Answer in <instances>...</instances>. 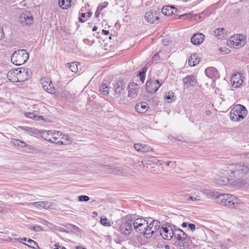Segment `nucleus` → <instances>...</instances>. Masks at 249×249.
Listing matches in <instances>:
<instances>
[{"label": "nucleus", "mask_w": 249, "mask_h": 249, "mask_svg": "<svg viewBox=\"0 0 249 249\" xmlns=\"http://www.w3.org/2000/svg\"><path fill=\"white\" fill-rule=\"evenodd\" d=\"M216 202L219 204L231 209L240 207L241 203L235 196L228 194H218L216 196Z\"/></svg>", "instance_id": "obj_1"}, {"label": "nucleus", "mask_w": 249, "mask_h": 249, "mask_svg": "<svg viewBox=\"0 0 249 249\" xmlns=\"http://www.w3.org/2000/svg\"><path fill=\"white\" fill-rule=\"evenodd\" d=\"M248 111L244 106L240 104L235 105L230 112V119L235 122H239L245 118Z\"/></svg>", "instance_id": "obj_2"}, {"label": "nucleus", "mask_w": 249, "mask_h": 249, "mask_svg": "<svg viewBox=\"0 0 249 249\" xmlns=\"http://www.w3.org/2000/svg\"><path fill=\"white\" fill-rule=\"evenodd\" d=\"M234 170L231 171L236 178L249 180V165L239 163L234 165Z\"/></svg>", "instance_id": "obj_3"}, {"label": "nucleus", "mask_w": 249, "mask_h": 249, "mask_svg": "<svg viewBox=\"0 0 249 249\" xmlns=\"http://www.w3.org/2000/svg\"><path fill=\"white\" fill-rule=\"evenodd\" d=\"M29 54L25 50L15 51L11 55V61L16 65L24 64L29 59Z\"/></svg>", "instance_id": "obj_4"}, {"label": "nucleus", "mask_w": 249, "mask_h": 249, "mask_svg": "<svg viewBox=\"0 0 249 249\" xmlns=\"http://www.w3.org/2000/svg\"><path fill=\"white\" fill-rule=\"evenodd\" d=\"M133 227L136 231L146 237V233L149 227L148 222L143 218H137L133 222Z\"/></svg>", "instance_id": "obj_5"}, {"label": "nucleus", "mask_w": 249, "mask_h": 249, "mask_svg": "<svg viewBox=\"0 0 249 249\" xmlns=\"http://www.w3.org/2000/svg\"><path fill=\"white\" fill-rule=\"evenodd\" d=\"M40 134L47 141L56 143L57 140L62 135V132L56 130H43Z\"/></svg>", "instance_id": "obj_6"}, {"label": "nucleus", "mask_w": 249, "mask_h": 249, "mask_svg": "<svg viewBox=\"0 0 249 249\" xmlns=\"http://www.w3.org/2000/svg\"><path fill=\"white\" fill-rule=\"evenodd\" d=\"M245 37L243 35H234L230 37L227 44L230 47L238 48L245 44Z\"/></svg>", "instance_id": "obj_7"}, {"label": "nucleus", "mask_w": 249, "mask_h": 249, "mask_svg": "<svg viewBox=\"0 0 249 249\" xmlns=\"http://www.w3.org/2000/svg\"><path fill=\"white\" fill-rule=\"evenodd\" d=\"M175 238L178 241L181 242L180 245V249H186L187 248L186 245V240H189L190 238H188V235L181 229H175L174 230V236Z\"/></svg>", "instance_id": "obj_8"}, {"label": "nucleus", "mask_w": 249, "mask_h": 249, "mask_svg": "<svg viewBox=\"0 0 249 249\" xmlns=\"http://www.w3.org/2000/svg\"><path fill=\"white\" fill-rule=\"evenodd\" d=\"M161 85L162 83H160L159 80L149 79L146 83V89L148 92L155 93Z\"/></svg>", "instance_id": "obj_9"}, {"label": "nucleus", "mask_w": 249, "mask_h": 249, "mask_svg": "<svg viewBox=\"0 0 249 249\" xmlns=\"http://www.w3.org/2000/svg\"><path fill=\"white\" fill-rule=\"evenodd\" d=\"M19 21L23 26L30 25L33 23L34 18L30 12L26 11L21 14Z\"/></svg>", "instance_id": "obj_10"}, {"label": "nucleus", "mask_w": 249, "mask_h": 249, "mask_svg": "<svg viewBox=\"0 0 249 249\" xmlns=\"http://www.w3.org/2000/svg\"><path fill=\"white\" fill-rule=\"evenodd\" d=\"M31 73L30 69L27 68H18V75H17V82H23L27 80Z\"/></svg>", "instance_id": "obj_11"}, {"label": "nucleus", "mask_w": 249, "mask_h": 249, "mask_svg": "<svg viewBox=\"0 0 249 249\" xmlns=\"http://www.w3.org/2000/svg\"><path fill=\"white\" fill-rule=\"evenodd\" d=\"M40 82L44 89L47 92L52 94L54 92L55 89L52 80L49 78H42L41 79Z\"/></svg>", "instance_id": "obj_12"}, {"label": "nucleus", "mask_w": 249, "mask_h": 249, "mask_svg": "<svg viewBox=\"0 0 249 249\" xmlns=\"http://www.w3.org/2000/svg\"><path fill=\"white\" fill-rule=\"evenodd\" d=\"M160 231L161 236L164 239L170 240L172 239L174 236V230L170 226H162L160 229Z\"/></svg>", "instance_id": "obj_13"}, {"label": "nucleus", "mask_w": 249, "mask_h": 249, "mask_svg": "<svg viewBox=\"0 0 249 249\" xmlns=\"http://www.w3.org/2000/svg\"><path fill=\"white\" fill-rule=\"evenodd\" d=\"M148 230H147V233H146V238H150L154 233L157 231L159 229L160 224V223L156 220L152 221L149 224Z\"/></svg>", "instance_id": "obj_14"}, {"label": "nucleus", "mask_w": 249, "mask_h": 249, "mask_svg": "<svg viewBox=\"0 0 249 249\" xmlns=\"http://www.w3.org/2000/svg\"><path fill=\"white\" fill-rule=\"evenodd\" d=\"M127 89L128 96L131 98H135L138 95L140 87L137 84L132 82L129 84Z\"/></svg>", "instance_id": "obj_15"}, {"label": "nucleus", "mask_w": 249, "mask_h": 249, "mask_svg": "<svg viewBox=\"0 0 249 249\" xmlns=\"http://www.w3.org/2000/svg\"><path fill=\"white\" fill-rule=\"evenodd\" d=\"M27 205L29 207L34 206L36 208H43L45 209H53L54 207L53 204L47 201H38L34 203H29L27 204Z\"/></svg>", "instance_id": "obj_16"}, {"label": "nucleus", "mask_w": 249, "mask_h": 249, "mask_svg": "<svg viewBox=\"0 0 249 249\" xmlns=\"http://www.w3.org/2000/svg\"><path fill=\"white\" fill-rule=\"evenodd\" d=\"M132 224L133 222L131 220H128L126 221L120 226V232L125 235H130L132 231Z\"/></svg>", "instance_id": "obj_17"}, {"label": "nucleus", "mask_w": 249, "mask_h": 249, "mask_svg": "<svg viewBox=\"0 0 249 249\" xmlns=\"http://www.w3.org/2000/svg\"><path fill=\"white\" fill-rule=\"evenodd\" d=\"M142 163L143 166L146 165L147 168L150 167L152 168L154 167V165H161L162 164L160 160H158L155 157H149L147 158H145L143 160V161H142Z\"/></svg>", "instance_id": "obj_18"}, {"label": "nucleus", "mask_w": 249, "mask_h": 249, "mask_svg": "<svg viewBox=\"0 0 249 249\" xmlns=\"http://www.w3.org/2000/svg\"><path fill=\"white\" fill-rule=\"evenodd\" d=\"M243 77L240 73L233 74L231 79L232 87L234 88H239L243 83Z\"/></svg>", "instance_id": "obj_19"}, {"label": "nucleus", "mask_w": 249, "mask_h": 249, "mask_svg": "<svg viewBox=\"0 0 249 249\" xmlns=\"http://www.w3.org/2000/svg\"><path fill=\"white\" fill-rule=\"evenodd\" d=\"M105 168L108 170V173L118 175L127 176V172L126 169L120 167H116L114 168H110L109 166H106Z\"/></svg>", "instance_id": "obj_20"}, {"label": "nucleus", "mask_w": 249, "mask_h": 249, "mask_svg": "<svg viewBox=\"0 0 249 249\" xmlns=\"http://www.w3.org/2000/svg\"><path fill=\"white\" fill-rule=\"evenodd\" d=\"M183 82L187 88L194 87L197 83V79L194 75H190L183 79Z\"/></svg>", "instance_id": "obj_21"}, {"label": "nucleus", "mask_w": 249, "mask_h": 249, "mask_svg": "<svg viewBox=\"0 0 249 249\" xmlns=\"http://www.w3.org/2000/svg\"><path fill=\"white\" fill-rule=\"evenodd\" d=\"M205 39V36L202 33L194 34L191 39V42L195 45L201 44Z\"/></svg>", "instance_id": "obj_22"}, {"label": "nucleus", "mask_w": 249, "mask_h": 249, "mask_svg": "<svg viewBox=\"0 0 249 249\" xmlns=\"http://www.w3.org/2000/svg\"><path fill=\"white\" fill-rule=\"evenodd\" d=\"M178 11V10L173 6H164L161 9L162 14L168 16L173 14H177Z\"/></svg>", "instance_id": "obj_23"}, {"label": "nucleus", "mask_w": 249, "mask_h": 249, "mask_svg": "<svg viewBox=\"0 0 249 249\" xmlns=\"http://www.w3.org/2000/svg\"><path fill=\"white\" fill-rule=\"evenodd\" d=\"M135 149L139 152L146 153L153 150L152 148L147 144L135 143L134 145Z\"/></svg>", "instance_id": "obj_24"}, {"label": "nucleus", "mask_w": 249, "mask_h": 249, "mask_svg": "<svg viewBox=\"0 0 249 249\" xmlns=\"http://www.w3.org/2000/svg\"><path fill=\"white\" fill-rule=\"evenodd\" d=\"M125 87V85L122 81H119L114 85V90L115 94L117 95V96H116L117 97H118L121 95Z\"/></svg>", "instance_id": "obj_25"}, {"label": "nucleus", "mask_w": 249, "mask_h": 249, "mask_svg": "<svg viewBox=\"0 0 249 249\" xmlns=\"http://www.w3.org/2000/svg\"><path fill=\"white\" fill-rule=\"evenodd\" d=\"M33 112L37 114H43L45 113L46 111V108L45 107L43 104L41 103L34 104L33 106Z\"/></svg>", "instance_id": "obj_26"}, {"label": "nucleus", "mask_w": 249, "mask_h": 249, "mask_svg": "<svg viewBox=\"0 0 249 249\" xmlns=\"http://www.w3.org/2000/svg\"><path fill=\"white\" fill-rule=\"evenodd\" d=\"M145 19L146 21L150 23H153L156 20H158L159 18L157 16V14L155 12L152 11H149L146 13L145 16Z\"/></svg>", "instance_id": "obj_27"}, {"label": "nucleus", "mask_w": 249, "mask_h": 249, "mask_svg": "<svg viewBox=\"0 0 249 249\" xmlns=\"http://www.w3.org/2000/svg\"><path fill=\"white\" fill-rule=\"evenodd\" d=\"M135 107L137 112L144 113L148 110L149 107L146 103L142 102L136 104Z\"/></svg>", "instance_id": "obj_28"}, {"label": "nucleus", "mask_w": 249, "mask_h": 249, "mask_svg": "<svg viewBox=\"0 0 249 249\" xmlns=\"http://www.w3.org/2000/svg\"><path fill=\"white\" fill-rule=\"evenodd\" d=\"M206 75L211 78L216 77L217 75V71L214 67H209L205 70Z\"/></svg>", "instance_id": "obj_29"}, {"label": "nucleus", "mask_w": 249, "mask_h": 249, "mask_svg": "<svg viewBox=\"0 0 249 249\" xmlns=\"http://www.w3.org/2000/svg\"><path fill=\"white\" fill-rule=\"evenodd\" d=\"M24 115L27 117L31 119H33L36 121L42 120L44 121V118L42 116L39 115L38 114L34 112H26L24 114Z\"/></svg>", "instance_id": "obj_30"}, {"label": "nucleus", "mask_w": 249, "mask_h": 249, "mask_svg": "<svg viewBox=\"0 0 249 249\" xmlns=\"http://www.w3.org/2000/svg\"><path fill=\"white\" fill-rule=\"evenodd\" d=\"M17 75L18 69H12L8 72L7 77L9 81L12 82H17Z\"/></svg>", "instance_id": "obj_31"}, {"label": "nucleus", "mask_w": 249, "mask_h": 249, "mask_svg": "<svg viewBox=\"0 0 249 249\" xmlns=\"http://www.w3.org/2000/svg\"><path fill=\"white\" fill-rule=\"evenodd\" d=\"M60 140L57 141L56 143L59 145H67L71 142V138L66 135H63L60 136Z\"/></svg>", "instance_id": "obj_32"}, {"label": "nucleus", "mask_w": 249, "mask_h": 249, "mask_svg": "<svg viewBox=\"0 0 249 249\" xmlns=\"http://www.w3.org/2000/svg\"><path fill=\"white\" fill-rule=\"evenodd\" d=\"M200 192L209 198H214L216 200V196L218 195L219 193L215 192L212 190L208 189H203Z\"/></svg>", "instance_id": "obj_33"}, {"label": "nucleus", "mask_w": 249, "mask_h": 249, "mask_svg": "<svg viewBox=\"0 0 249 249\" xmlns=\"http://www.w3.org/2000/svg\"><path fill=\"white\" fill-rule=\"evenodd\" d=\"M229 181V179L228 178L219 176H217L214 180L215 183L219 185H226Z\"/></svg>", "instance_id": "obj_34"}, {"label": "nucleus", "mask_w": 249, "mask_h": 249, "mask_svg": "<svg viewBox=\"0 0 249 249\" xmlns=\"http://www.w3.org/2000/svg\"><path fill=\"white\" fill-rule=\"evenodd\" d=\"M199 61L200 60L197 55L196 54H193L190 56L188 64L191 67H194L198 64Z\"/></svg>", "instance_id": "obj_35"}, {"label": "nucleus", "mask_w": 249, "mask_h": 249, "mask_svg": "<svg viewBox=\"0 0 249 249\" xmlns=\"http://www.w3.org/2000/svg\"><path fill=\"white\" fill-rule=\"evenodd\" d=\"M11 142L15 146L18 147H25L26 146V143L19 139L12 138L11 140Z\"/></svg>", "instance_id": "obj_36"}, {"label": "nucleus", "mask_w": 249, "mask_h": 249, "mask_svg": "<svg viewBox=\"0 0 249 249\" xmlns=\"http://www.w3.org/2000/svg\"><path fill=\"white\" fill-rule=\"evenodd\" d=\"M225 30L223 28H218L214 31V35L218 39H222L225 37Z\"/></svg>", "instance_id": "obj_37"}, {"label": "nucleus", "mask_w": 249, "mask_h": 249, "mask_svg": "<svg viewBox=\"0 0 249 249\" xmlns=\"http://www.w3.org/2000/svg\"><path fill=\"white\" fill-rule=\"evenodd\" d=\"M71 0H59V5L64 9H67L71 6Z\"/></svg>", "instance_id": "obj_38"}, {"label": "nucleus", "mask_w": 249, "mask_h": 249, "mask_svg": "<svg viewBox=\"0 0 249 249\" xmlns=\"http://www.w3.org/2000/svg\"><path fill=\"white\" fill-rule=\"evenodd\" d=\"M110 87H107L106 84H102L100 88L99 91L101 94L104 95H107L109 93Z\"/></svg>", "instance_id": "obj_39"}, {"label": "nucleus", "mask_w": 249, "mask_h": 249, "mask_svg": "<svg viewBox=\"0 0 249 249\" xmlns=\"http://www.w3.org/2000/svg\"><path fill=\"white\" fill-rule=\"evenodd\" d=\"M165 99L166 100V102L170 103L172 101H174L176 99L174 96V93L172 92H168L166 93L164 96Z\"/></svg>", "instance_id": "obj_40"}, {"label": "nucleus", "mask_w": 249, "mask_h": 249, "mask_svg": "<svg viewBox=\"0 0 249 249\" xmlns=\"http://www.w3.org/2000/svg\"><path fill=\"white\" fill-rule=\"evenodd\" d=\"M21 128L24 131H27L29 134H36L38 133V130L35 128H31L29 127L24 126L21 127Z\"/></svg>", "instance_id": "obj_41"}, {"label": "nucleus", "mask_w": 249, "mask_h": 249, "mask_svg": "<svg viewBox=\"0 0 249 249\" xmlns=\"http://www.w3.org/2000/svg\"><path fill=\"white\" fill-rule=\"evenodd\" d=\"M28 244H25V245H26L34 249H39V247L36 241L29 239L28 240Z\"/></svg>", "instance_id": "obj_42"}, {"label": "nucleus", "mask_w": 249, "mask_h": 249, "mask_svg": "<svg viewBox=\"0 0 249 249\" xmlns=\"http://www.w3.org/2000/svg\"><path fill=\"white\" fill-rule=\"evenodd\" d=\"M70 70L73 72H76L78 71L77 63L71 62L67 64Z\"/></svg>", "instance_id": "obj_43"}, {"label": "nucleus", "mask_w": 249, "mask_h": 249, "mask_svg": "<svg viewBox=\"0 0 249 249\" xmlns=\"http://www.w3.org/2000/svg\"><path fill=\"white\" fill-rule=\"evenodd\" d=\"M77 198L79 201H88L89 200V197L87 196H80Z\"/></svg>", "instance_id": "obj_44"}, {"label": "nucleus", "mask_w": 249, "mask_h": 249, "mask_svg": "<svg viewBox=\"0 0 249 249\" xmlns=\"http://www.w3.org/2000/svg\"><path fill=\"white\" fill-rule=\"evenodd\" d=\"M108 5V2L105 1L98 5L97 8L98 9V11H102L105 8H106Z\"/></svg>", "instance_id": "obj_45"}, {"label": "nucleus", "mask_w": 249, "mask_h": 249, "mask_svg": "<svg viewBox=\"0 0 249 249\" xmlns=\"http://www.w3.org/2000/svg\"><path fill=\"white\" fill-rule=\"evenodd\" d=\"M139 76L140 81L143 83L145 79V72L144 71H140L139 73Z\"/></svg>", "instance_id": "obj_46"}, {"label": "nucleus", "mask_w": 249, "mask_h": 249, "mask_svg": "<svg viewBox=\"0 0 249 249\" xmlns=\"http://www.w3.org/2000/svg\"><path fill=\"white\" fill-rule=\"evenodd\" d=\"M107 219L106 217L101 218V220H100L101 224L104 226H110L109 223V222L107 223Z\"/></svg>", "instance_id": "obj_47"}, {"label": "nucleus", "mask_w": 249, "mask_h": 249, "mask_svg": "<svg viewBox=\"0 0 249 249\" xmlns=\"http://www.w3.org/2000/svg\"><path fill=\"white\" fill-rule=\"evenodd\" d=\"M33 230L36 232H39L43 231V229L40 226H35L33 227Z\"/></svg>", "instance_id": "obj_48"}, {"label": "nucleus", "mask_w": 249, "mask_h": 249, "mask_svg": "<svg viewBox=\"0 0 249 249\" xmlns=\"http://www.w3.org/2000/svg\"><path fill=\"white\" fill-rule=\"evenodd\" d=\"M188 226L189 228L193 231H194L196 229V226L194 224L190 223L189 224Z\"/></svg>", "instance_id": "obj_49"}, {"label": "nucleus", "mask_w": 249, "mask_h": 249, "mask_svg": "<svg viewBox=\"0 0 249 249\" xmlns=\"http://www.w3.org/2000/svg\"><path fill=\"white\" fill-rule=\"evenodd\" d=\"M199 196H196L195 197V196H190L188 198V200H199Z\"/></svg>", "instance_id": "obj_50"}, {"label": "nucleus", "mask_w": 249, "mask_h": 249, "mask_svg": "<svg viewBox=\"0 0 249 249\" xmlns=\"http://www.w3.org/2000/svg\"><path fill=\"white\" fill-rule=\"evenodd\" d=\"M175 162H172V161H167L166 162H165V164H166V166H173L175 164Z\"/></svg>", "instance_id": "obj_51"}, {"label": "nucleus", "mask_w": 249, "mask_h": 249, "mask_svg": "<svg viewBox=\"0 0 249 249\" xmlns=\"http://www.w3.org/2000/svg\"><path fill=\"white\" fill-rule=\"evenodd\" d=\"M101 12V11H98V9L97 8V10L95 13V17L96 18H98L99 17Z\"/></svg>", "instance_id": "obj_52"}, {"label": "nucleus", "mask_w": 249, "mask_h": 249, "mask_svg": "<svg viewBox=\"0 0 249 249\" xmlns=\"http://www.w3.org/2000/svg\"><path fill=\"white\" fill-rule=\"evenodd\" d=\"M17 240L19 241V242L20 243H21L24 244V243H23V241H26V238L24 237V238H18V239H17ZM25 244V243H24V244Z\"/></svg>", "instance_id": "obj_53"}, {"label": "nucleus", "mask_w": 249, "mask_h": 249, "mask_svg": "<svg viewBox=\"0 0 249 249\" xmlns=\"http://www.w3.org/2000/svg\"><path fill=\"white\" fill-rule=\"evenodd\" d=\"M102 33L105 35H108L109 34V31L105 30H102Z\"/></svg>", "instance_id": "obj_54"}, {"label": "nucleus", "mask_w": 249, "mask_h": 249, "mask_svg": "<svg viewBox=\"0 0 249 249\" xmlns=\"http://www.w3.org/2000/svg\"><path fill=\"white\" fill-rule=\"evenodd\" d=\"M205 114L207 116H210L211 115L212 112L210 110H207L205 111Z\"/></svg>", "instance_id": "obj_55"}, {"label": "nucleus", "mask_w": 249, "mask_h": 249, "mask_svg": "<svg viewBox=\"0 0 249 249\" xmlns=\"http://www.w3.org/2000/svg\"><path fill=\"white\" fill-rule=\"evenodd\" d=\"M244 155L246 160H249V153L245 154Z\"/></svg>", "instance_id": "obj_56"}, {"label": "nucleus", "mask_w": 249, "mask_h": 249, "mask_svg": "<svg viewBox=\"0 0 249 249\" xmlns=\"http://www.w3.org/2000/svg\"><path fill=\"white\" fill-rule=\"evenodd\" d=\"M190 15V14H183V15H182L181 16H179V18H181L182 17H188Z\"/></svg>", "instance_id": "obj_57"}, {"label": "nucleus", "mask_w": 249, "mask_h": 249, "mask_svg": "<svg viewBox=\"0 0 249 249\" xmlns=\"http://www.w3.org/2000/svg\"><path fill=\"white\" fill-rule=\"evenodd\" d=\"M187 223L186 222H183L182 224V226L183 227H187Z\"/></svg>", "instance_id": "obj_58"}, {"label": "nucleus", "mask_w": 249, "mask_h": 249, "mask_svg": "<svg viewBox=\"0 0 249 249\" xmlns=\"http://www.w3.org/2000/svg\"><path fill=\"white\" fill-rule=\"evenodd\" d=\"M97 29V27L96 26H94L93 27V29H92V31L94 32V31H96Z\"/></svg>", "instance_id": "obj_59"}, {"label": "nucleus", "mask_w": 249, "mask_h": 249, "mask_svg": "<svg viewBox=\"0 0 249 249\" xmlns=\"http://www.w3.org/2000/svg\"><path fill=\"white\" fill-rule=\"evenodd\" d=\"M78 20L79 22H81L82 23L84 22V21L81 18H79Z\"/></svg>", "instance_id": "obj_60"}, {"label": "nucleus", "mask_w": 249, "mask_h": 249, "mask_svg": "<svg viewBox=\"0 0 249 249\" xmlns=\"http://www.w3.org/2000/svg\"><path fill=\"white\" fill-rule=\"evenodd\" d=\"M2 36H3V33L1 31V30L0 29V38L2 37Z\"/></svg>", "instance_id": "obj_61"}, {"label": "nucleus", "mask_w": 249, "mask_h": 249, "mask_svg": "<svg viewBox=\"0 0 249 249\" xmlns=\"http://www.w3.org/2000/svg\"><path fill=\"white\" fill-rule=\"evenodd\" d=\"M91 15H92V13L91 12H89V13H88L87 16L88 17H90Z\"/></svg>", "instance_id": "obj_62"}, {"label": "nucleus", "mask_w": 249, "mask_h": 249, "mask_svg": "<svg viewBox=\"0 0 249 249\" xmlns=\"http://www.w3.org/2000/svg\"><path fill=\"white\" fill-rule=\"evenodd\" d=\"M165 248L166 249H170V247H169V246H168V245H165Z\"/></svg>", "instance_id": "obj_63"}, {"label": "nucleus", "mask_w": 249, "mask_h": 249, "mask_svg": "<svg viewBox=\"0 0 249 249\" xmlns=\"http://www.w3.org/2000/svg\"><path fill=\"white\" fill-rule=\"evenodd\" d=\"M81 17L85 18V13H82L81 15Z\"/></svg>", "instance_id": "obj_64"}]
</instances>
